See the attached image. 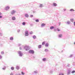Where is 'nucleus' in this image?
<instances>
[{"label":"nucleus","instance_id":"54","mask_svg":"<svg viewBox=\"0 0 75 75\" xmlns=\"http://www.w3.org/2000/svg\"><path fill=\"white\" fill-rule=\"evenodd\" d=\"M69 65L68 66V67H69Z\"/></svg>","mask_w":75,"mask_h":75},{"label":"nucleus","instance_id":"7","mask_svg":"<svg viewBox=\"0 0 75 75\" xmlns=\"http://www.w3.org/2000/svg\"><path fill=\"white\" fill-rule=\"evenodd\" d=\"M10 9V6H7L5 8V10H8Z\"/></svg>","mask_w":75,"mask_h":75},{"label":"nucleus","instance_id":"43","mask_svg":"<svg viewBox=\"0 0 75 75\" xmlns=\"http://www.w3.org/2000/svg\"><path fill=\"white\" fill-rule=\"evenodd\" d=\"M10 75H13V73H11L10 74Z\"/></svg>","mask_w":75,"mask_h":75},{"label":"nucleus","instance_id":"40","mask_svg":"<svg viewBox=\"0 0 75 75\" xmlns=\"http://www.w3.org/2000/svg\"><path fill=\"white\" fill-rule=\"evenodd\" d=\"M18 45L19 47H20V46H21V44H18Z\"/></svg>","mask_w":75,"mask_h":75},{"label":"nucleus","instance_id":"34","mask_svg":"<svg viewBox=\"0 0 75 75\" xmlns=\"http://www.w3.org/2000/svg\"><path fill=\"white\" fill-rule=\"evenodd\" d=\"M45 42H42V45H44L45 44Z\"/></svg>","mask_w":75,"mask_h":75},{"label":"nucleus","instance_id":"46","mask_svg":"<svg viewBox=\"0 0 75 75\" xmlns=\"http://www.w3.org/2000/svg\"><path fill=\"white\" fill-rule=\"evenodd\" d=\"M59 25H61V22L59 23Z\"/></svg>","mask_w":75,"mask_h":75},{"label":"nucleus","instance_id":"51","mask_svg":"<svg viewBox=\"0 0 75 75\" xmlns=\"http://www.w3.org/2000/svg\"><path fill=\"white\" fill-rule=\"evenodd\" d=\"M15 75H18V74H15Z\"/></svg>","mask_w":75,"mask_h":75},{"label":"nucleus","instance_id":"48","mask_svg":"<svg viewBox=\"0 0 75 75\" xmlns=\"http://www.w3.org/2000/svg\"><path fill=\"white\" fill-rule=\"evenodd\" d=\"M74 25L75 26V22H74Z\"/></svg>","mask_w":75,"mask_h":75},{"label":"nucleus","instance_id":"13","mask_svg":"<svg viewBox=\"0 0 75 75\" xmlns=\"http://www.w3.org/2000/svg\"><path fill=\"white\" fill-rule=\"evenodd\" d=\"M25 17H27V18H28V17H29V16L28 15V14H25Z\"/></svg>","mask_w":75,"mask_h":75},{"label":"nucleus","instance_id":"29","mask_svg":"<svg viewBox=\"0 0 75 75\" xmlns=\"http://www.w3.org/2000/svg\"><path fill=\"white\" fill-rule=\"evenodd\" d=\"M75 70H73L71 72V74H74V73H75Z\"/></svg>","mask_w":75,"mask_h":75},{"label":"nucleus","instance_id":"11","mask_svg":"<svg viewBox=\"0 0 75 75\" xmlns=\"http://www.w3.org/2000/svg\"><path fill=\"white\" fill-rule=\"evenodd\" d=\"M45 47H48V46L49 45V44L48 43H46L45 45Z\"/></svg>","mask_w":75,"mask_h":75},{"label":"nucleus","instance_id":"17","mask_svg":"<svg viewBox=\"0 0 75 75\" xmlns=\"http://www.w3.org/2000/svg\"><path fill=\"white\" fill-rule=\"evenodd\" d=\"M70 11H75V10H74L73 9H71L70 10Z\"/></svg>","mask_w":75,"mask_h":75},{"label":"nucleus","instance_id":"38","mask_svg":"<svg viewBox=\"0 0 75 75\" xmlns=\"http://www.w3.org/2000/svg\"><path fill=\"white\" fill-rule=\"evenodd\" d=\"M2 56L0 55V59H2Z\"/></svg>","mask_w":75,"mask_h":75},{"label":"nucleus","instance_id":"45","mask_svg":"<svg viewBox=\"0 0 75 75\" xmlns=\"http://www.w3.org/2000/svg\"><path fill=\"white\" fill-rule=\"evenodd\" d=\"M66 9H63V10H64V11H66Z\"/></svg>","mask_w":75,"mask_h":75},{"label":"nucleus","instance_id":"26","mask_svg":"<svg viewBox=\"0 0 75 75\" xmlns=\"http://www.w3.org/2000/svg\"><path fill=\"white\" fill-rule=\"evenodd\" d=\"M21 74L22 75H24L25 74V73H24V72H23V71H22L21 72Z\"/></svg>","mask_w":75,"mask_h":75},{"label":"nucleus","instance_id":"47","mask_svg":"<svg viewBox=\"0 0 75 75\" xmlns=\"http://www.w3.org/2000/svg\"><path fill=\"white\" fill-rule=\"evenodd\" d=\"M50 73L51 74H52V71H50Z\"/></svg>","mask_w":75,"mask_h":75},{"label":"nucleus","instance_id":"50","mask_svg":"<svg viewBox=\"0 0 75 75\" xmlns=\"http://www.w3.org/2000/svg\"><path fill=\"white\" fill-rule=\"evenodd\" d=\"M1 13L0 12V16H1Z\"/></svg>","mask_w":75,"mask_h":75},{"label":"nucleus","instance_id":"28","mask_svg":"<svg viewBox=\"0 0 75 75\" xmlns=\"http://www.w3.org/2000/svg\"><path fill=\"white\" fill-rule=\"evenodd\" d=\"M45 52H48V50L47 49H46L45 50Z\"/></svg>","mask_w":75,"mask_h":75},{"label":"nucleus","instance_id":"19","mask_svg":"<svg viewBox=\"0 0 75 75\" xmlns=\"http://www.w3.org/2000/svg\"><path fill=\"white\" fill-rule=\"evenodd\" d=\"M41 46H42V45H39L38 46V48H41Z\"/></svg>","mask_w":75,"mask_h":75},{"label":"nucleus","instance_id":"25","mask_svg":"<svg viewBox=\"0 0 75 75\" xmlns=\"http://www.w3.org/2000/svg\"><path fill=\"white\" fill-rule=\"evenodd\" d=\"M11 70H14V67H12L11 68Z\"/></svg>","mask_w":75,"mask_h":75},{"label":"nucleus","instance_id":"32","mask_svg":"<svg viewBox=\"0 0 75 75\" xmlns=\"http://www.w3.org/2000/svg\"><path fill=\"white\" fill-rule=\"evenodd\" d=\"M57 31H61L60 29H59L58 28H57Z\"/></svg>","mask_w":75,"mask_h":75},{"label":"nucleus","instance_id":"18","mask_svg":"<svg viewBox=\"0 0 75 75\" xmlns=\"http://www.w3.org/2000/svg\"><path fill=\"white\" fill-rule=\"evenodd\" d=\"M71 23V22L69 21H68L67 22V24H69Z\"/></svg>","mask_w":75,"mask_h":75},{"label":"nucleus","instance_id":"20","mask_svg":"<svg viewBox=\"0 0 75 75\" xmlns=\"http://www.w3.org/2000/svg\"><path fill=\"white\" fill-rule=\"evenodd\" d=\"M50 30H52V29H53V28H54V26H51L50 27Z\"/></svg>","mask_w":75,"mask_h":75},{"label":"nucleus","instance_id":"15","mask_svg":"<svg viewBox=\"0 0 75 75\" xmlns=\"http://www.w3.org/2000/svg\"><path fill=\"white\" fill-rule=\"evenodd\" d=\"M54 6L55 7H56V6H57V4H56V3H54L53 4Z\"/></svg>","mask_w":75,"mask_h":75},{"label":"nucleus","instance_id":"39","mask_svg":"<svg viewBox=\"0 0 75 75\" xmlns=\"http://www.w3.org/2000/svg\"><path fill=\"white\" fill-rule=\"evenodd\" d=\"M59 75H64L63 74L61 73L59 74Z\"/></svg>","mask_w":75,"mask_h":75},{"label":"nucleus","instance_id":"53","mask_svg":"<svg viewBox=\"0 0 75 75\" xmlns=\"http://www.w3.org/2000/svg\"><path fill=\"white\" fill-rule=\"evenodd\" d=\"M54 31H56V30H55V29L54 30Z\"/></svg>","mask_w":75,"mask_h":75},{"label":"nucleus","instance_id":"33","mask_svg":"<svg viewBox=\"0 0 75 75\" xmlns=\"http://www.w3.org/2000/svg\"><path fill=\"white\" fill-rule=\"evenodd\" d=\"M36 22H39V20L38 19H36L35 20Z\"/></svg>","mask_w":75,"mask_h":75},{"label":"nucleus","instance_id":"52","mask_svg":"<svg viewBox=\"0 0 75 75\" xmlns=\"http://www.w3.org/2000/svg\"><path fill=\"white\" fill-rule=\"evenodd\" d=\"M74 44L75 45V42H74Z\"/></svg>","mask_w":75,"mask_h":75},{"label":"nucleus","instance_id":"5","mask_svg":"<svg viewBox=\"0 0 75 75\" xmlns=\"http://www.w3.org/2000/svg\"><path fill=\"white\" fill-rule=\"evenodd\" d=\"M28 31H26L25 32V36H28Z\"/></svg>","mask_w":75,"mask_h":75},{"label":"nucleus","instance_id":"37","mask_svg":"<svg viewBox=\"0 0 75 75\" xmlns=\"http://www.w3.org/2000/svg\"><path fill=\"white\" fill-rule=\"evenodd\" d=\"M33 33V32H30V34H32Z\"/></svg>","mask_w":75,"mask_h":75},{"label":"nucleus","instance_id":"2","mask_svg":"<svg viewBox=\"0 0 75 75\" xmlns=\"http://www.w3.org/2000/svg\"><path fill=\"white\" fill-rule=\"evenodd\" d=\"M18 53L19 57H23V53L21 51H18Z\"/></svg>","mask_w":75,"mask_h":75},{"label":"nucleus","instance_id":"6","mask_svg":"<svg viewBox=\"0 0 75 75\" xmlns=\"http://www.w3.org/2000/svg\"><path fill=\"white\" fill-rule=\"evenodd\" d=\"M67 75H69L71 74V70H69L67 71Z\"/></svg>","mask_w":75,"mask_h":75},{"label":"nucleus","instance_id":"24","mask_svg":"<svg viewBox=\"0 0 75 75\" xmlns=\"http://www.w3.org/2000/svg\"><path fill=\"white\" fill-rule=\"evenodd\" d=\"M40 7H43V5L42 4H40V6H39Z\"/></svg>","mask_w":75,"mask_h":75},{"label":"nucleus","instance_id":"30","mask_svg":"<svg viewBox=\"0 0 75 75\" xmlns=\"http://www.w3.org/2000/svg\"><path fill=\"white\" fill-rule=\"evenodd\" d=\"M38 73V71H35L33 73H34V74H37V73Z\"/></svg>","mask_w":75,"mask_h":75},{"label":"nucleus","instance_id":"16","mask_svg":"<svg viewBox=\"0 0 75 75\" xmlns=\"http://www.w3.org/2000/svg\"><path fill=\"white\" fill-rule=\"evenodd\" d=\"M45 23H42V24L41 26V27H42L45 26Z\"/></svg>","mask_w":75,"mask_h":75},{"label":"nucleus","instance_id":"3","mask_svg":"<svg viewBox=\"0 0 75 75\" xmlns=\"http://www.w3.org/2000/svg\"><path fill=\"white\" fill-rule=\"evenodd\" d=\"M15 13H16V10H12L11 12V14L12 15H14Z\"/></svg>","mask_w":75,"mask_h":75},{"label":"nucleus","instance_id":"42","mask_svg":"<svg viewBox=\"0 0 75 75\" xmlns=\"http://www.w3.org/2000/svg\"><path fill=\"white\" fill-rule=\"evenodd\" d=\"M3 18V16H0V18Z\"/></svg>","mask_w":75,"mask_h":75},{"label":"nucleus","instance_id":"8","mask_svg":"<svg viewBox=\"0 0 75 75\" xmlns=\"http://www.w3.org/2000/svg\"><path fill=\"white\" fill-rule=\"evenodd\" d=\"M11 19H12V20H13V21H15V20H16V17H15L14 16H13L11 18Z\"/></svg>","mask_w":75,"mask_h":75},{"label":"nucleus","instance_id":"21","mask_svg":"<svg viewBox=\"0 0 75 75\" xmlns=\"http://www.w3.org/2000/svg\"><path fill=\"white\" fill-rule=\"evenodd\" d=\"M33 38L34 39H35V38H37V37L35 36V35H34L33 36Z\"/></svg>","mask_w":75,"mask_h":75},{"label":"nucleus","instance_id":"14","mask_svg":"<svg viewBox=\"0 0 75 75\" xmlns=\"http://www.w3.org/2000/svg\"><path fill=\"white\" fill-rule=\"evenodd\" d=\"M10 40H11V41H13V40H14V38L13 37H10Z\"/></svg>","mask_w":75,"mask_h":75},{"label":"nucleus","instance_id":"36","mask_svg":"<svg viewBox=\"0 0 75 75\" xmlns=\"http://www.w3.org/2000/svg\"><path fill=\"white\" fill-rule=\"evenodd\" d=\"M73 56V55L72 54H71L70 56L69 57H70V58H71V57H72V56Z\"/></svg>","mask_w":75,"mask_h":75},{"label":"nucleus","instance_id":"31","mask_svg":"<svg viewBox=\"0 0 75 75\" xmlns=\"http://www.w3.org/2000/svg\"><path fill=\"white\" fill-rule=\"evenodd\" d=\"M4 54V53L3 52V51L1 52V54L2 55H3Z\"/></svg>","mask_w":75,"mask_h":75},{"label":"nucleus","instance_id":"22","mask_svg":"<svg viewBox=\"0 0 75 75\" xmlns=\"http://www.w3.org/2000/svg\"><path fill=\"white\" fill-rule=\"evenodd\" d=\"M70 21L71 22H74V19L71 18L70 19Z\"/></svg>","mask_w":75,"mask_h":75},{"label":"nucleus","instance_id":"41","mask_svg":"<svg viewBox=\"0 0 75 75\" xmlns=\"http://www.w3.org/2000/svg\"><path fill=\"white\" fill-rule=\"evenodd\" d=\"M20 31V30H17L18 33H19Z\"/></svg>","mask_w":75,"mask_h":75},{"label":"nucleus","instance_id":"4","mask_svg":"<svg viewBox=\"0 0 75 75\" xmlns=\"http://www.w3.org/2000/svg\"><path fill=\"white\" fill-rule=\"evenodd\" d=\"M29 53H30V54H34V51L33 50H30L29 51Z\"/></svg>","mask_w":75,"mask_h":75},{"label":"nucleus","instance_id":"1","mask_svg":"<svg viewBox=\"0 0 75 75\" xmlns=\"http://www.w3.org/2000/svg\"><path fill=\"white\" fill-rule=\"evenodd\" d=\"M21 47H22L23 48L25 49V51H28V50H29V49H30V47H29L27 46L23 45L22 46H21L19 47L20 50H22V48Z\"/></svg>","mask_w":75,"mask_h":75},{"label":"nucleus","instance_id":"23","mask_svg":"<svg viewBox=\"0 0 75 75\" xmlns=\"http://www.w3.org/2000/svg\"><path fill=\"white\" fill-rule=\"evenodd\" d=\"M22 25H25V22H23L22 23Z\"/></svg>","mask_w":75,"mask_h":75},{"label":"nucleus","instance_id":"27","mask_svg":"<svg viewBox=\"0 0 75 75\" xmlns=\"http://www.w3.org/2000/svg\"><path fill=\"white\" fill-rule=\"evenodd\" d=\"M6 67H3L2 68V69L3 70H5L6 69Z\"/></svg>","mask_w":75,"mask_h":75},{"label":"nucleus","instance_id":"12","mask_svg":"<svg viewBox=\"0 0 75 75\" xmlns=\"http://www.w3.org/2000/svg\"><path fill=\"white\" fill-rule=\"evenodd\" d=\"M46 60L47 59H46V58H43L42 59V61H44V62L45 61H46Z\"/></svg>","mask_w":75,"mask_h":75},{"label":"nucleus","instance_id":"49","mask_svg":"<svg viewBox=\"0 0 75 75\" xmlns=\"http://www.w3.org/2000/svg\"><path fill=\"white\" fill-rule=\"evenodd\" d=\"M18 75H22L21 74H20V73H19L18 74Z\"/></svg>","mask_w":75,"mask_h":75},{"label":"nucleus","instance_id":"9","mask_svg":"<svg viewBox=\"0 0 75 75\" xmlns=\"http://www.w3.org/2000/svg\"><path fill=\"white\" fill-rule=\"evenodd\" d=\"M58 37L59 38H62V35L61 34H59L58 35Z\"/></svg>","mask_w":75,"mask_h":75},{"label":"nucleus","instance_id":"10","mask_svg":"<svg viewBox=\"0 0 75 75\" xmlns=\"http://www.w3.org/2000/svg\"><path fill=\"white\" fill-rule=\"evenodd\" d=\"M16 69L17 70H18V69H20V66H16Z\"/></svg>","mask_w":75,"mask_h":75},{"label":"nucleus","instance_id":"44","mask_svg":"<svg viewBox=\"0 0 75 75\" xmlns=\"http://www.w3.org/2000/svg\"><path fill=\"white\" fill-rule=\"evenodd\" d=\"M33 17V15H31L30 16V17Z\"/></svg>","mask_w":75,"mask_h":75},{"label":"nucleus","instance_id":"35","mask_svg":"<svg viewBox=\"0 0 75 75\" xmlns=\"http://www.w3.org/2000/svg\"><path fill=\"white\" fill-rule=\"evenodd\" d=\"M3 34L2 33H0V36H2Z\"/></svg>","mask_w":75,"mask_h":75}]
</instances>
